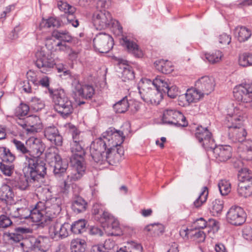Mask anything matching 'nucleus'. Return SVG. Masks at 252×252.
<instances>
[{
    "instance_id": "obj_1",
    "label": "nucleus",
    "mask_w": 252,
    "mask_h": 252,
    "mask_svg": "<svg viewBox=\"0 0 252 252\" xmlns=\"http://www.w3.org/2000/svg\"><path fill=\"white\" fill-rule=\"evenodd\" d=\"M125 138L122 131L109 127L102 136L92 142L90 153L94 160L100 164L112 163L110 155L114 148L121 145Z\"/></svg>"
},
{
    "instance_id": "obj_2",
    "label": "nucleus",
    "mask_w": 252,
    "mask_h": 252,
    "mask_svg": "<svg viewBox=\"0 0 252 252\" xmlns=\"http://www.w3.org/2000/svg\"><path fill=\"white\" fill-rule=\"evenodd\" d=\"M247 115L240 107H231L228 109L225 125L228 128L229 138L234 143H244L247 132L243 127Z\"/></svg>"
},
{
    "instance_id": "obj_3",
    "label": "nucleus",
    "mask_w": 252,
    "mask_h": 252,
    "mask_svg": "<svg viewBox=\"0 0 252 252\" xmlns=\"http://www.w3.org/2000/svg\"><path fill=\"white\" fill-rule=\"evenodd\" d=\"M12 142L17 151L23 155L25 158L23 171L26 174L32 178H35L38 175L46 174V164L43 158L32 155V151L23 142L16 139L12 140Z\"/></svg>"
},
{
    "instance_id": "obj_4",
    "label": "nucleus",
    "mask_w": 252,
    "mask_h": 252,
    "mask_svg": "<svg viewBox=\"0 0 252 252\" xmlns=\"http://www.w3.org/2000/svg\"><path fill=\"white\" fill-rule=\"evenodd\" d=\"M54 103L55 110L63 117L69 116L73 111L72 103L63 89H49Z\"/></svg>"
},
{
    "instance_id": "obj_5",
    "label": "nucleus",
    "mask_w": 252,
    "mask_h": 252,
    "mask_svg": "<svg viewBox=\"0 0 252 252\" xmlns=\"http://www.w3.org/2000/svg\"><path fill=\"white\" fill-rule=\"evenodd\" d=\"M69 132L72 135V140L70 142V150L72 155L71 161H84L85 155L84 141L81 132L74 126H69Z\"/></svg>"
},
{
    "instance_id": "obj_6",
    "label": "nucleus",
    "mask_w": 252,
    "mask_h": 252,
    "mask_svg": "<svg viewBox=\"0 0 252 252\" xmlns=\"http://www.w3.org/2000/svg\"><path fill=\"white\" fill-rule=\"evenodd\" d=\"M138 90L142 99L147 104L157 105L163 98V93L150 86L145 80L139 83Z\"/></svg>"
},
{
    "instance_id": "obj_7",
    "label": "nucleus",
    "mask_w": 252,
    "mask_h": 252,
    "mask_svg": "<svg viewBox=\"0 0 252 252\" xmlns=\"http://www.w3.org/2000/svg\"><path fill=\"white\" fill-rule=\"evenodd\" d=\"M74 166V171L67 175L66 179L64 181L62 191L64 193H67L70 185L73 182L78 181L83 176L86 170L84 161H71Z\"/></svg>"
},
{
    "instance_id": "obj_8",
    "label": "nucleus",
    "mask_w": 252,
    "mask_h": 252,
    "mask_svg": "<svg viewBox=\"0 0 252 252\" xmlns=\"http://www.w3.org/2000/svg\"><path fill=\"white\" fill-rule=\"evenodd\" d=\"M162 122L164 124L176 126L184 127L188 125L184 115L181 112L172 109H167L164 111Z\"/></svg>"
},
{
    "instance_id": "obj_9",
    "label": "nucleus",
    "mask_w": 252,
    "mask_h": 252,
    "mask_svg": "<svg viewBox=\"0 0 252 252\" xmlns=\"http://www.w3.org/2000/svg\"><path fill=\"white\" fill-rule=\"evenodd\" d=\"M70 231V225L64 222L62 224L58 220L52 221L49 224V234L51 238L56 241L66 238Z\"/></svg>"
},
{
    "instance_id": "obj_10",
    "label": "nucleus",
    "mask_w": 252,
    "mask_h": 252,
    "mask_svg": "<svg viewBox=\"0 0 252 252\" xmlns=\"http://www.w3.org/2000/svg\"><path fill=\"white\" fill-rule=\"evenodd\" d=\"M93 43L95 49L102 53L108 52L114 45L113 38L105 33H99L96 35Z\"/></svg>"
},
{
    "instance_id": "obj_11",
    "label": "nucleus",
    "mask_w": 252,
    "mask_h": 252,
    "mask_svg": "<svg viewBox=\"0 0 252 252\" xmlns=\"http://www.w3.org/2000/svg\"><path fill=\"white\" fill-rule=\"evenodd\" d=\"M93 21L97 30L104 29L110 25L113 26L115 24L110 13L104 9L94 12L93 16Z\"/></svg>"
},
{
    "instance_id": "obj_12",
    "label": "nucleus",
    "mask_w": 252,
    "mask_h": 252,
    "mask_svg": "<svg viewBox=\"0 0 252 252\" xmlns=\"http://www.w3.org/2000/svg\"><path fill=\"white\" fill-rule=\"evenodd\" d=\"M35 56V65L42 73H46L56 64L51 55L43 50L38 51Z\"/></svg>"
},
{
    "instance_id": "obj_13",
    "label": "nucleus",
    "mask_w": 252,
    "mask_h": 252,
    "mask_svg": "<svg viewBox=\"0 0 252 252\" xmlns=\"http://www.w3.org/2000/svg\"><path fill=\"white\" fill-rule=\"evenodd\" d=\"M62 200L60 198L52 197L46 200V211L45 215L48 218V223L50 224L52 221L58 220L56 219L60 213L62 208Z\"/></svg>"
},
{
    "instance_id": "obj_14",
    "label": "nucleus",
    "mask_w": 252,
    "mask_h": 252,
    "mask_svg": "<svg viewBox=\"0 0 252 252\" xmlns=\"http://www.w3.org/2000/svg\"><path fill=\"white\" fill-rule=\"evenodd\" d=\"M46 158L49 160L50 167L57 177H60L66 171L68 167L67 162L63 160L59 155L55 153H51L48 154Z\"/></svg>"
},
{
    "instance_id": "obj_15",
    "label": "nucleus",
    "mask_w": 252,
    "mask_h": 252,
    "mask_svg": "<svg viewBox=\"0 0 252 252\" xmlns=\"http://www.w3.org/2000/svg\"><path fill=\"white\" fill-rule=\"evenodd\" d=\"M247 214L244 209L238 206H232L227 212V221L234 225H241L246 220Z\"/></svg>"
},
{
    "instance_id": "obj_16",
    "label": "nucleus",
    "mask_w": 252,
    "mask_h": 252,
    "mask_svg": "<svg viewBox=\"0 0 252 252\" xmlns=\"http://www.w3.org/2000/svg\"><path fill=\"white\" fill-rule=\"evenodd\" d=\"M233 95L238 101L251 103L252 101V83L235 87L233 89Z\"/></svg>"
},
{
    "instance_id": "obj_17",
    "label": "nucleus",
    "mask_w": 252,
    "mask_h": 252,
    "mask_svg": "<svg viewBox=\"0 0 252 252\" xmlns=\"http://www.w3.org/2000/svg\"><path fill=\"white\" fill-rule=\"evenodd\" d=\"M216 85L215 79L208 76H202L195 83V88L204 96L212 92Z\"/></svg>"
},
{
    "instance_id": "obj_18",
    "label": "nucleus",
    "mask_w": 252,
    "mask_h": 252,
    "mask_svg": "<svg viewBox=\"0 0 252 252\" xmlns=\"http://www.w3.org/2000/svg\"><path fill=\"white\" fill-rule=\"evenodd\" d=\"M195 136L204 148L212 149L215 145L214 140L212 138V134L207 127H203L202 126L198 127L196 130Z\"/></svg>"
},
{
    "instance_id": "obj_19",
    "label": "nucleus",
    "mask_w": 252,
    "mask_h": 252,
    "mask_svg": "<svg viewBox=\"0 0 252 252\" xmlns=\"http://www.w3.org/2000/svg\"><path fill=\"white\" fill-rule=\"evenodd\" d=\"M23 120V123L19 122H18V123L26 128L28 132H36L42 128L41 120L39 117L36 115L29 116L24 118Z\"/></svg>"
},
{
    "instance_id": "obj_20",
    "label": "nucleus",
    "mask_w": 252,
    "mask_h": 252,
    "mask_svg": "<svg viewBox=\"0 0 252 252\" xmlns=\"http://www.w3.org/2000/svg\"><path fill=\"white\" fill-rule=\"evenodd\" d=\"M105 219L102 221V223L105 222L107 223V226L106 228L104 225L103 227L104 230L108 234L112 236L120 235L121 231L119 227V223L117 219L114 218L109 213H105L104 214Z\"/></svg>"
},
{
    "instance_id": "obj_21",
    "label": "nucleus",
    "mask_w": 252,
    "mask_h": 252,
    "mask_svg": "<svg viewBox=\"0 0 252 252\" xmlns=\"http://www.w3.org/2000/svg\"><path fill=\"white\" fill-rule=\"evenodd\" d=\"M58 6L60 10L63 11L65 14H67L64 18H66L68 23L71 24L72 26L77 28L79 26V21L76 19L73 14L76 11L75 7L70 5L68 3L63 1H59Z\"/></svg>"
},
{
    "instance_id": "obj_22",
    "label": "nucleus",
    "mask_w": 252,
    "mask_h": 252,
    "mask_svg": "<svg viewBox=\"0 0 252 252\" xmlns=\"http://www.w3.org/2000/svg\"><path fill=\"white\" fill-rule=\"evenodd\" d=\"M211 149L214 157L219 161L224 162L231 157L232 148L229 146H218Z\"/></svg>"
},
{
    "instance_id": "obj_23",
    "label": "nucleus",
    "mask_w": 252,
    "mask_h": 252,
    "mask_svg": "<svg viewBox=\"0 0 252 252\" xmlns=\"http://www.w3.org/2000/svg\"><path fill=\"white\" fill-rule=\"evenodd\" d=\"M30 252H46L49 247V240L46 237L39 236L31 240Z\"/></svg>"
},
{
    "instance_id": "obj_24",
    "label": "nucleus",
    "mask_w": 252,
    "mask_h": 252,
    "mask_svg": "<svg viewBox=\"0 0 252 252\" xmlns=\"http://www.w3.org/2000/svg\"><path fill=\"white\" fill-rule=\"evenodd\" d=\"M44 136L52 144L57 146H61L63 138L59 133L57 128L55 126H49L44 129Z\"/></svg>"
},
{
    "instance_id": "obj_25",
    "label": "nucleus",
    "mask_w": 252,
    "mask_h": 252,
    "mask_svg": "<svg viewBox=\"0 0 252 252\" xmlns=\"http://www.w3.org/2000/svg\"><path fill=\"white\" fill-rule=\"evenodd\" d=\"M120 42L122 46L126 48L128 52L132 54L134 56L138 58L142 56V52L139 49L137 44L128 39L126 37H123Z\"/></svg>"
},
{
    "instance_id": "obj_26",
    "label": "nucleus",
    "mask_w": 252,
    "mask_h": 252,
    "mask_svg": "<svg viewBox=\"0 0 252 252\" xmlns=\"http://www.w3.org/2000/svg\"><path fill=\"white\" fill-rule=\"evenodd\" d=\"M144 80L149 83L150 86H153V87L157 90H158V91L161 92L163 94H165V91L170 84L168 83V79H166L162 77H158L153 81L147 79Z\"/></svg>"
},
{
    "instance_id": "obj_27",
    "label": "nucleus",
    "mask_w": 252,
    "mask_h": 252,
    "mask_svg": "<svg viewBox=\"0 0 252 252\" xmlns=\"http://www.w3.org/2000/svg\"><path fill=\"white\" fill-rule=\"evenodd\" d=\"M203 96L202 94L195 88L188 89L185 94L179 96V100L185 99L188 103H190L198 101Z\"/></svg>"
},
{
    "instance_id": "obj_28",
    "label": "nucleus",
    "mask_w": 252,
    "mask_h": 252,
    "mask_svg": "<svg viewBox=\"0 0 252 252\" xmlns=\"http://www.w3.org/2000/svg\"><path fill=\"white\" fill-rule=\"evenodd\" d=\"M234 34L238 40L240 42H245L248 40L252 35L251 30L244 26H238L235 28Z\"/></svg>"
},
{
    "instance_id": "obj_29",
    "label": "nucleus",
    "mask_w": 252,
    "mask_h": 252,
    "mask_svg": "<svg viewBox=\"0 0 252 252\" xmlns=\"http://www.w3.org/2000/svg\"><path fill=\"white\" fill-rule=\"evenodd\" d=\"M154 65L157 70L164 74L170 73L174 70L172 63L168 60L156 61Z\"/></svg>"
},
{
    "instance_id": "obj_30",
    "label": "nucleus",
    "mask_w": 252,
    "mask_h": 252,
    "mask_svg": "<svg viewBox=\"0 0 252 252\" xmlns=\"http://www.w3.org/2000/svg\"><path fill=\"white\" fill-rule=\"evenodd\" d=\"M25 176H22L19 178L16 185V187L20 190H24L28 189L29 186V181L33 180V181L38 180L40 178H43L46 174H44L43 176L38 175L35 178H32L31 176H28L24 171Z\"/></svg>"
},
{
    "instance_id": "obj_31",
    "label": "nucleus",
    "mask_w": 252,
    "mask_h": 252,
    "mask_svg": "<svg viewBox=\"0 0 252 252\" xmlns=\"http://www.w3.org/2000/svg\"><path fill=\"white\" fill-rule=\"evenodd\" d=\"M30 218L34 222H39L43 225H49L48 218L46 215H45L44 212L38 211L36 209H32L31 211V215H30Z\"/></svg>"
},
{
    "instance_id": "obj_32",
    "label": "nucleus",
    "mask_w": 252,
    "mask_h": 252,
    "mask_svg": "<svg viewBox=\"0 0 252 252\" xmlns=\"http://www.w3.org/2000/svg\"><path fill=\"white\" fill-rule=\"evenodd\" d=\"M52 36L58 40L59 42H70L72 39L70 33L66 30H54L52 33Z\"/></svg>"
},
{
    "instance_id": "obj_33",
    "label": "nucleus",
    "mask_w": 252,
    "mask_h": 252,
    "mask_svg": "<svg viewBox=\"0 0 252 252\" xmlns=\"http://www.w3.org/2000/svg\"><path fill=\"white\" fill-rule=\"evenodd\" d=\"M87 205L86 201L81 197L78 196L73 201L71 208L75 213H79L86 210Z\"/></svg>"
},
{
    "instance_id": "obj_34",
    "label": "nucleus",
    "mask_w": 252,
    "mask_h": 252,
    "mask_svg": "<svg viewBox=\"0 0 252 252\" xmlns=\"http://www.w3.org/2000/svg\"><path fill=\"white\" fill-rule=\"evenodd\" d=\"M87 244L85 240L80 239L72 240L70 244L71 252H85Z\"/></svg>"
},
{
    "instance_id": "obj_35",
    "label": "nucleus",
    "mask_w": 252,
    "mask_h": 252,
    "mask_svg": "<svg viewBox=\"0 0 252 252\" xmlns=\"http://www.w3.org/2000/svg\"><path fill=\"white\" fill-rule=\"evenodd\" d=\"M14 196V193L11 187L4 185L0 188V200L4 201H11Z\"/></svg>"
},
{
    "instance_id": "obj_36",
    "label": "nucleus",
    "mask_w": 252,
    "mask_h": 252,
    "mask_svg": "<svg viewBox=\"0 0 252 252\" xmlns=\"http://www.w3.org/2000/svg\"><path fill=\"white\" fill-rule=\"evenodd\" d=\"M28 143L30 146V151H32V155H33V153H35L37 155L36 156L40 157L39 155L42 153L44 150L43 145L40 141L37 139L30 140L26 142L27 144Z\"/></svg>"
},
{
    "instance_id": "obj_37",
    "label": "nucleus",
    "mask_w": 252,
    "mask_h": 252,
    "mask_svg": "<svg viewBox=\"0 0 252 252\" xmlns=\"http://www.w3.org/2000/svg\"><path fill=\"white\" fill-rule=\"evenodd\" d=\"M241 146L244 149L242 153V157L247 160H252V140L246 141L241 144Z\"/></svg>"
},
{
    "instance_id": "obj_38",
    "label": "nucleus",
    "mask_w": 252,
    "mask_h": 252,
    "mask_svg": "<svg viewBox=\"0 0 252 252\" xmlns=\"http://www.w3.org/2000/svg\"><path fill=\"white\" fill-rule=\"evenodd\" d=\"M129 106L130 104L128 103L127 99L126 97H124L114 104L113 108L116 113H123L125 112Z\"/></svg>"
},
{
    "instance_id": "obj_39",
    "label": "nucleus",
    "mask_w": 252,
    "mask_h": 252,
    "mask_svg": "<svg viewBox=\"0 0 252 252\" xmlns=\"http://www.w3.org/2000/svg\"><path fill=\"white\" fill-rule=\"evenodd\" d=\"M86 222L84 220H80L70 225V231L74 234H79L85 230Z\"/></svg>"
},
{
    "instance_id": "obj_40",
    "label": "nucleus",
    "mask_w": 252,
    "mask_h": 252,
    "mask_svg": "<svg viewBox=\"0 0 252 252\" xmlns=\"http://www.w3.org/2000/svg\"><path fill=\"white\" fill-rule=\"evenodd\" d=\"M123 71H122V77L124 81L126 80H131L134 78V73L132 67L130 66L123 64Z\"/></svg>"
},
{
    "instance_id": "obj_41",
    "label": "nucleus",
    "mask_w": 252,
    "mask_h": 252,
    "mask_svg": "<svg viewBox=\"0 0 252 252\" xmlns=\"http://www.w3.org/2000/svg\"><path fill=\"white\" fill-rule=\"evenodd\" d=\"M238 63L242 67H247L252 65V54L244 53L239 57Z\"/></svg>"
},
{
    "instance_id": "obj_42",
    "label": "nucleus",
    "mask_w": 252,
    "mask_h": 252,
    "mask_svg": "<svg viewBox=\"0 0 252 252\" xmlns=\"http://www.w3.org/2000/svg\"><path fill=\"white\" fill-rule=\"evenodd\" d=\"M0 157L3 161L12 162L15 160V157L10 150L6 147L0 148Z\"/></svg>"
},
{
    "instance_id": "obj_43",
    "label": "nucleus",
    "mask_w": 252,
    "mask_h": 252,
    "mask_svg": "<svg viewBox=\"0 0 252 252\" xmlns=\"http://www.w3.org/2000/svg\"><path fill=\"white\" fill-rule=\"evenodd\" d=\"M145 230L148 232H153L155 235H159L164 232V227L160 223H155L147 225Z\"/></svg>"
},
{
    "instance_id": "obj_44",
    "label": "nucleus",
    "mask_w": 252,
    "mask_h": 252,
    "mask_svg": "<svg viewBox=\"0 0 252 252\" xmlns=\"http://www.w3.org/2000/svg\"><path fill=\"white\" fill-rule=\"evenodd\" d=\"M222 53L220 51H216L212 54H205V59L210 63H215L221 60L222 57Z\"/></svg>"
},
{
    "instance_id": "obj_45",
    "label": "nucleus",
    "mask_w": 252,
    "mask_h": 252,
    "mask_svg": "<svg viewBox=\"0 0 252 252\" xmlns=\"http://www.w3.org/2000/svg\"><path fill=\"white\" fill-rule=\"evenodd\" d=\"M30 110V107L26 104L21 103L15 111V115L19 117V121H21V117L26 116Z\"/></svg>"
},
{
    "instance_id": "obj_46",
    "label": "nucleus",
    "mask_w": 252,
    "mask_h": 252,
    "mask_svg": "<svg viewBox=\"0 0 252 252\" xmlns=\"http://www.w3.org/2000/svg\"><path fill=\"white\" fill-rule=\"evenodd\" d=\"M208 194V189L206 187L202 188V191L198 197L194 202V205L196 207H199L206 202Z\"/></svg>"
},
{
    "instance_id": "obj_47",
    "label": "nucleus",
    "mask_w": 252,
    "mask_h": 252,
    "mask_svg": "<svg viewBox=\"0 0 252 252\" xmlns=\"http://www.w3.org/2000/svg\"><path fill=\"white\" fill-rule=\"evenodd\" d=\"M237 192L239 195L247 197L252 194V188L245 186L243 183H238Z\"/></svg>"
},
{
    "instance_id": "obj_48",
    "label": "nucleus",
    "mask_w": 252,
    "mask_h": 252,
    "mask_svg": "<svg viewBox=\"0 0 252 252\" xmlns=\"http://www.w3.org/2000/svg\"><path fill=\"white\" fill-rule=\"evenodd\" d=\"M5 214L0 216V230L7 228L12 224V221L8 216V212H5Z\"/></svg>"
},
{
    "instance_id": "obj_49",
    "label": "nucleus",
    "mask_w": 252,
    "mask_h": 252,
    "mask_svg": "<svg viewBox=\"0 0 252 252\" xmlns=\"http://www.w3.org/2000/svg\"><path fill=\"white\" fill-rule=\"evenodd\" d=\"M82 94L80 95L83 98H91L94 94V89L91 85H86L83 86Z\"/></svg>"
},
{
    "instance_id": "obj_50",
    "label": "nucleus",
    "mask_w": 252,
    "mask_h": 252,
    "mask_svg": "<svg viewBox=\"0 0 252 252\" xmlns=\"http://www.w3.org/2000/svg\"><path fill=\"white\" fill-rule=\"evenodd\" d=\"M218 188L222 195H226L230 191V184L226 180H221L218 184Z\"/></svg>"
},
{
    "instance_id": "obj_51",
    "label": "nucleus",
    "mask_w": 252,
    "mask_h": 252,
    "mask_svg": "<svg viewBox=\"0 0 252 252\" xmlns=\"http://www.w3.org/2000/svg\"><path fill=\"white\" fill-rule=\"evenodd\" d=\"M31 107L36 111H38L44 107V104L43 101L36 97H32L30 101Z\"/></svg>"
},
{
    "instance_id": "obj_52",
    "label": "nucleus",
    "mask_w": 252,
    "mask_h": 252,
    "mask_svg": "<svg viewBox=\"0 0 252 252\" xmlns=\"http://www.w3.org/2000/svg\"><path fill=\"white\" fill-rule=\"evenodd\" d=\"M44 24V26L47 28L57 27L59 28L61 26V23L60 21L56 18L50 17L46 20H44L41 24L42 25Z\"/></svg>"
},
{
    "instance_id": "obj_53",
    "label": "nucleus",
    "mask_w": 252,
    "mask_h": 252,
    "mask_svg": "<svg viewBox=\"0 0 252 252\" xmlns=\"http://www.w3.org/2000/svg\"><path fill=\"white\" fill-rule=\"evenodd\" d=\"M223 207L222 201L216 199L212 203V212L214 215H218L220 213Z\"/></svg>"
},
{
    "instance_id": "obj_54",
    "label": "nucleus",
    "mask_w": 252,
    "mask_h": 252,
    "mask_svg": "<svg viewBox=\"0 0 252 252\" xmlns=\"http://www.w3.org/2000/svg\"><path fill=\"white\" fill-rule=\"evenodd\" d=\"M27 78L29 82L32 83L36 90L39 86V80L36 74L31 70L28 71L27 73Z\"/></svg>"
},
{
    "instance_id": "obj_55",
    "label": "nucleus",
    "mask_w": 252,
    "mask_h": 252,
    "mask_svg": "<svg viewBox=\"0 0 252 252\" xmlns=\"http://www.w3.org/2000/svg\"><path fill=\"white\" fill-rule=\"evenodd\" d=\"M72 86L74 93L78 94L79 96L82 94V90L84 86H82L80 83L78 76L74 77L72 82Z\"/></svg>"
},
{
    "instance_id": "obj_56",
    "label": "nucleus",
    "mask_w": 252,
    "mask_h": 252,
    "mask_svg": "<svg viewBox=\"0 0 252 252\" xmlns=\"http://www.w3.org/2000/svg\"><path fill=\"white\" fill-rule=\"evenodd\" d=\"M14 170V166L12 164H7L0 163V170L6 176H10Z\"/></svg>"
},
{
    "instance_id": "obj_57",
    "label": "nucleus",
    "mask_w": 252,
    "mask_h": 252,
    "mask_svg": "<svg viewBox=\"0 0 252 252\" xmlns=\"http://www.w3.org/2000/svg\"><path fill=\"white\" fill-rule=\"evenodd\" d=\"M165 94H167L168 97L174 98L178 95V88L176 86H170V84L165 91Z\"/></svg>"
},
{
    "instance_id": "obj_58",
    "label": "nucleus",
    "mask_w": 252,
    "mask_h": 252,
    "mask_svg": "<svg viewBox=\"0 0 252 252\" xmlns=\"http://www.w3.org/2000/svg\"><path fill=\"white\" fill-rule=\"evenodd\" d=\"M93 214L95 215H99L102 221H103L105 219V217H104V214L105 213H108L102 209H100L99 205L96 204L94 206L93 210Z\"/></svg>"
},
{
    "instance_id": "obj_59",
    "label": "nucleus",
    "mask_w": 252,
    "mask_h": 252,
    "mask_svg": "<svg viewBox=\"0 0 252 252\" xmlns=\"http://www.w3.org/2000/svg\"><path fill=\"white\" fill-rule=\"evenodd\" d=\"M241 176H244L245 179H252V176L251 175L250 171L247 168H241L239 170L238 180L240 181Z\"/></svg>"
},
{
    "instance_id": "obj_60",
    "label": "nucleus",
    "mask_w": 252,
    "mask_h": 252,
    "mask_svg": "<svg viewBox=\"0 0 252 252\" xmlns=\"http://www.w3.org/2000/svg\"><path fill=\"white\" fill-rule=\"evenodd\" d=\"M31 210L27 208H19V211L20 212V219L30 218V215H31Z\"/></svg>"
},
{
    "instance_id": "obj_61",
    "label": "nucleus",
    "mask_w": 252,
    "mask_h": 252,
    "mask_svg": "<svg viewBox=\"0 0 252 252\" xmlns=\"http://www.w3.org/2000/svg\"><path fill=\"white\" fill-rule=\"evenodd\" d=\"M195 229H203L207 227V221L203 218L197 219L194 222Z\"/></svg>"
},
{
    "instance_id": "obj_62",
    "label": "nucleus",
    "mask_w": 252,
    "mask_h": 252,
    "mask_svg": "<svg viewBox=\"0 0 252 252\" xmlns=\"http://www.w3.org/2000/svg\"><path fill=\"white\" fill-rule=\"evenodd\" d=\"M22 29V27L20 25L16 26L14 30L10 33L9 38L11 39H17L19 37V35Z\"/></svg>"
},
{
    "instance_id": "obj_63",
    "label": "nucleus",
    "mask_w": 252,
    "mask_h": 252,
    "mask_svg": "<svg viewBox=\"0 0 252 252\" xmlns=\"http://www.w3.org/2000/svg\"><path fill=\"white\" fill-rule=\"evenodd\" d=\"M19 208H15L14 207L7 208L6 212H8V216H10L12 218H19L20 219V215L19 211Z\"/></svg>"
},
{
    "instance_id": "obj_64",
    "label": "nucleus",
    "mask_w": 252,
    "mask_h": 252,
    "mask_svg": "<svg viewBox=\"0 0 252 252\" xmlns=\"http://www.w3.org/2000/svg\"><path fill=\"white\" fill-rule=\"evenodd\" d=\"M243 237L247 240H252V228L250 227L244 228L242 231Z\"/></svg>"
}]
</instances>
